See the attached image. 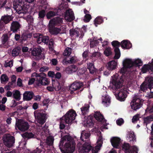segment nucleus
<instances>
[{
	"label": "nucleus",
	"instance_id": "nucleus-1",
	"mask_svg": "<svg viewBox=\"0 0 153 153\" xmlns=\"http://www.w3.org/2000/svg\"><path fill=\"white\" fill-rule=\"evenodd\" d=\"M125 64V61L123 63V65ZM123 66V67L121 68L120 70V73L121 74V77H118L116 75L112 76L110 83L112 85V88L114 90L117 91L120 88L122 87L123 83L124 81L123 77L126 74V69L127 68Z\"/></svg>",
	"mask_w": 153,
	"mask_h": 153
},
{
	"label": "nucleus",
	"instance_id": "nucleus-2",
	"mask_svg": "<svg viewBox=\"0 0 153 153\" xmlns=\"http://www.w3.org/2000/svg\"><path fill=\"white\" fill-rule=\"evenodd\" d=\"M49 69V68L47 66L41 67L39 70L40 73H37L36 72L33 73L31 76L32 77L35 76L37 85L38 86L40 85H46L49 84L48 79L46 78L47 75L43 73L47 71Z\"/></svg>",
	"mask_w": 153,
	"mask_h": 153
},
{
	"label": "nucleus",
	"instance_id": "nucleus-3",
	"mask_svg": "<svg viewBox=\"0 0 153 153\" xmlns=\"http://www.w3.org/2000/svg\"><path fill=\"white\" fill-rule=\"evenodd\" d=\"M95 119L99 122L102 123L104 122L105 119L103 115L100 111H96L94 112V114H91L87 117L86 121L87 126L91 128L93 127Z\"/></svg>",
	"mask_w": 153,
	"mask_h": 153
},
{
	"label": "nucleus",
	"instance_id": "nucleus-4",
	"mask_svg": "<svg viewBox=\"0 0 153 153\" xmlns=\"http://www.w3.org/2000/svg\"><path fill=\"white\" fill-rule=\"evenodd\" d=\"M26 3V2H24L22 0H18L13 2V8L19 14H25L27 12L29 6Z\"/></svg>",
	"mask_w": 153,
	"mask_h": 153
},
{
	"label": "nucleus",
	"instance_id": "nucleus-5",
	"mask_svg": "<svg viewBox=\"0 0 153 153\" xmlns=\"http://www.w3.org/2000/svg\"><path fill=\"white\" fill-rule=\"evenodd\" d=\"M86 31V28L85 26L82 27L81 28H75L70 30V34L72 37L75 38L79 37L80 38H83L84 34Z\"/></svg>",
	"mask_w": 153,
	"mask_h": 153
},
{
	"label": "nucleus",
	"instance_id": "nucleus-6",
	"mask_svg": "<svg viewBox=\"0 0 153 153\" xmlns=\"http://www.w3.org/2000/svg\"><path fill=\"white\" fill-rule=\"evenodd\" d=\"M64 141L61 139L59 144V147L62 153H73L75 149V146L69 143H65L63 147Z\"/></svg>",
	"mask_w": 153,
	"mask_h": 153
},
{
	"label": "nucleus",
	"instance_id": "nucleus-7",
	"mask_svg": "<svg viewBox=\"0 0 153 153\" xmlns=\"http://www.w3.org/2000/svg\"><path fill=\"white\" fill-rule=\"evenodd\" d=\"M34 114L35 118L39 124L42 125L45 122L47 118V115L44 110L36 111Z\"/></svg>",
	"mask_w": 153,
	"mask_h": 153
},
{
	"label": "nucleus",
	"instance_id": "nucleus-8",
	"mask_svg": "<svg viewBox=\"0 0 153 153\" xmlns=\"http://www.w3.org/2000/svg\"><path fill=\"white\" fill-rule=\"evenodd\" d=\"M76 116V111L72 109L69 110L62 117V119H65V123L67 124H69L75 119Z\"/></svg>",
	"mask_w": 153,
	"mask_h": 153
},
{
	"label": "nucleus",
	"instance_id": "nucleus-9",
	"mask_svg": "<svg viewBox=\"0 0 153 153\" xmlns=\"http://www.w3.org/2000/svg\"><path fill=\"white\" fill-rule=\"evenodd\" d=\"M65 11V9H64V7L63 6H60L59 7H57L52 10L49 11L46 14L47 18L48 19H50L57 15L62 14Z\"/></svg>",
	"mask_w": 153,
	"mask_h": 153
},
{
	"label": "nucleus",
	"instance_id": "nucleus-10",
	"mask_svg": "<svg viewBox=\"0 0 153 153\" xmlns=\"http://www.w3.org/2000/svg\"><path fill=\"white\" fill-rule=\"evenodd\" d=\"M142 65V62L139 59H136L134 61L131 59H126L125 60V64L124 66L126 68H131L134 66L139 67Z\"/></svg>",
	"mask_w": 153,
	"mask_h": 153
},
{
	"label": "nucleus",
	"instance_id": "nucleus-11",
	"mask_svg": "<svg viewBox=\"0 0 153 153\" xmlns=\"http://www.w3.org/2000/svg\"><path fill=\"white\" fill-rule=\"evenodd\" d=\"M127 92L126 88L123 87L115 93V95L117 100L120 101H123L127 97Z\"/></svg>",
	"mask_w": 153,
	"mask_h": 153
},
{
	"label": "nucleus",
	"instance_id": "nucleus-12",
	"mask_svg": "<svg viewBox=\"0 0 153 153\" xmlns=\"http://www.w3.org/2000/svg\"><path fill=\"white\" fill-rule=\"evenodd\" d=\"M16 126L19 130L22 131L27 130L29 128L28 123L24 122L21 120H19L16 122Z\"/></svg>",
	"mask_w": 153,
	"mask_h": 153
},
{
	"label": "nucleus",
	"instance_id": "nucleus-13",
	"mask_svg": "<svg viewBox=\"0 0 153 153\" xmlns=\"http://www.w3.org/2000/svg\"><path fill=\"white\" fill-rule=\"evenodd\" d=\"M42 52L40 47L34 48L32 51L31 54L35 56L34 59L38 61L42 58Z\"/></svg>",
	"mask_w": 153,
	"mask_h": 153
},
{
	"label": "nucleus",
	"instance_id": "nucleus-14",
	"mask_svg": "<svg viewBox=\"0 0 153 153\" xmlns=\"http://www.w3.org/2000/svg\"><path fill=\"white\" fill-rule=\"evenodd\" d=\"M83 86V83L82 82L76 81L72 84L69 87V90L71 91L70 93L72 94L74 91L79 89Z\"/></svg>",
	"mask_w": 153,
	"mask_h": 153
},
{
	"label": "nucleus",
	"instance_id": "nucleus-15",
	"mask_svg": "<svg viewBox=\"0 0 153 153\" xmlns=\"http://www.w3.org/2000/svg\"><path fill=\"white\" fill-rule=\"evenodd\" d=\"M15 139L13 136H7L3 138L4 144L8 147L12 146L15 143Z\"/></svg>",
	"mask_w": 153,
	"mask_h": 153
},
{
	"label": "nucleus",
	"instance_id": "nucleus-16",
	"mask_svg": "<svg viewBox=\"0 0 153 153\" xmlns=\"http://www.w3.org/2000/svg\"><path fill=\"white\" fill-rule=\"evenodd\" d=\"M21 25L19 22L17 21H13L11 25L10 30L13 33H16L20 31Z\"/></svg>",
	"mask_w": 153,
	"mask_h": 153
},
{
	"label": "nucleus",
	"instance_id": "nucleus-17",
	"mask_svg": "<svg viewBox=\"0 0 153 153\" xmlns=\"http://www.w3.org/2000/svg\"><path fill=\"white\" fill-rule=\"evenodd\" d=\"M62 19L59 17H55L50 21V25L54 26H60L62 23Z\"/></svg>",
	"mask_w": 153,
	"mask_h": 153
},
{
	"label": "nucleus",
	"instance_id": "nucleus-18",
	"mask_svg": "<svg viewBox=\"0 0 153 153\" xmlns=\"http://www.w3.org/2000/svg\"><path fill=\"white\" fill-rule=\"evenodd\" d=\"M65 9V11L63 13H65V19H68L69 21H71L74 19V14L73 11L71 9L66 10L65 8L64 7Z\"/></svg>",
	"mask_w": 153,
	"mask_h": 153
},
{
	"label": "nucleus",
	"instance_id": "nucleus-19",
	"mask_svg": "<svg viewBox=\"0 0 153 153\" xmlns=\"http://www.w3.org/2000/svg\"><path fill=\"white\" fill-rule=\"evenodd\" d=\"M90 106L89 104L85 103L80 108L81 113V115L86 117L89 112Z\"/></svg>",
	"mask_w": 153,
	"mask_h": 153
},
{
	"label": "nucleus",
	"instance_id": "nucleus-20",
	"mask_svg": "<svg viewBox=\"0 0 153 153\" xmlns=\"http://www.w3.org/2000/svg\"><path fill=\"white\" fill-rule=\"evenodd\" d=\"M34 96L33 92L32 91H25L23 94V99L24 100L30 101Z\"/></svg>",
	"mask_w": 153,
	"mask_h": 153
},
{
	"label": "nucleus",
	"instance_id": "nucleus-21",
	"mask_svg": "<svg viewBox=\"0 0 153 153\" xmlns=\"http://www.w3.org/2000/svg\"><path fill=\"white\" fill-rule=\"evenodd\" d=\"M107 69L112 71L115 69L117 67V62L114 60L109 61L106 65Z\"/></svg>",
	"mask_w": 153,
	"mask_h": 153
},
{
	"label": "nucleus",
	"instance_id": "nucleus-22",
	"mask_svg": "<svg viewBox=\"0 0 153 153\" xmlns=\"http://www.w3.org/2000/svg\"><path fill=\"white\" fill-rule=\"evenodd\" d=\"M92 147L87 142H85L83 145L80 151L81 153H88L91 149Z\"/></svg>",
	"mask_w": 153,
	"mask_h": 153
},
{
	"label": "nucleus",
	"instance_id": "nucleus-23",
	"mask_svg": "<svg viewBox=\"0 0 153 153\" xmlns=\"http://www.w3.org/2000/svg\"><path fill=\"white\" fill-rule=\"evenodd\" d=\"M49 32L52 35H56L59 33L61 31L59 28L55 27V26L49 25Z\"/></svg>",
	"mask_w": 153,
	"mask_h": 153
},
{
	"label": "nucleus",
	"instance_id": "nucleus-24",
	"mask_svg": "<svg viewBox=\"0 0 153 153\" xmlns=\"http://www.w3.org/2000/svg\"><path fill=\"white\" fill-rule=\"evenodd\" d=\"M121 46L123 49H128L131 47L132 44L129 41L123 40L121 42Z\"/></svg>",
	"mask_w": 153,
	"mask_h": 153
},
{
	"label": "nucleus",
	"instance_id": "nucleus-25",
	"mask_svg": "<svg viewBox=\"0 0 153 153\" xmlns=\"http://www.w3.org/2000/svg\"><path fill=\"white\" fill-rule=\"evenodd\" d=\"M120 138L114 137L111 140V142L112 146L114 148H118L120 144Z\"/></svg>",
	"mask_w": 153,
	"mask_h": 153
},
{
	"label": "nucleus",
	"instance_id": "nucleus-26",
	"mask_svg": "<svg viewBox=\"0 0 153 153\" xmlns=\"http://www.w3.org/2000/svg\"><path fill=\"white\" fill-rule=\"evenodd\" d=\"M145 82L148 86V88L150 89L151 92H152V89L153 88V77H147L145 79Z\"/></svg>",
	"mask_w": 153,
	"mask_h": 153
},
{
	"label": "nucleus",
	"instance_id": "nucleus-27",
	"mask_svg": "<svg viewBox=\"0 0 153 153\" xmlns=\"http://www.w3.org/2000/svg\"><path fill=\"white\" fill-rule=\"evenodd\" d=\"M87 68L91 74H94L96 71V69L94 67V62L92 61L87 63Z\"/></svg>",
	"mask_w": 153,
	"mask_h": 153
},
{
	"label": "nucleus",
	"instance_id": "nucleus-28",
	"mask_svg": "<svg viewBox=\"0 0 153 153\" xmlns=\"http://www.w3.org/2000/svg\"><path fill=\"white\" fill-rule=\"evenodd\" d=\"M12 19L10 16L7 15L2 16L0 19V21L3 22L4 24H6L8 23Z\"/></svg>",
	"mask_w": 153,
	"mask_h": 153
},
{
	"label": "nucleus",
	"instance_id": "nucleus-29",
	"mask_svg": "<svg viewBox=\"0 0 153 153\" xmlns=\"http://www.w3.org/2000/svg\"><path fill=\"white\" fill-rule=\"evenodd\" d=\"M61 139L64 141H67L68 142L66 143H70L71 145H74L75 146V143L74 142L72 141L71 137L68 135L64 136Z\"/></svg>",
	"mask_w": 153,
	"mask_h": 153
},
{
	"label": "nucleus",
	"instance_id": "nucleus-30",
	"mask_svg": "<svg viewBox=\"0 0 153 153\" xmlns=\"http://www.w3.org/2000/svg\"><path fill=\"white\" fill-rule=\"evenodd\" d=\"M78 68L76 66L74 65H72L68 68H67L66 70L68 73L71 74L76 72Z\"/></svg>",
	"mask_w": 153,
	"mask_h": 153
},
{
	"label": "nucleus",
	"instance_id": "nucleus-31",
	"mask_svg": "<svg viewBox=\"0 0 153 153\" xmlns=\"http://www.w3.org/2000/svg\"><path fill=\"white\" fill-rule=\"evenodd\" d=\"M150 65L149 64H145L143 65L141 68V72L143 73H145L147 72L150 73Z\"/></svg>",
	"mask_w": 153,
	"mask_h": 153
},
{
	"label": "nucleus",
	"instance_id": "nucleus-32",
	"mask_svg": "<svg viewBox=\"0 0 153 153\" xmlns=\"http://www.w3.org/2000/svg\"><path fill=\"white\" fill-rule=\"evenodd\" d=\"M35 135L32 132H26L22 135V137L25 139H29L31 138H34Z\"/></svg>",
	"mask_w": 153,
	"mask_h": 153
},
{
	"label": "nucleus",
	"instance_id": "nucleus-33",
	"mask_svg": "<svg viewBox=\"0 0 153 153\" xmlns=\"http://www.w3.org/2000/svg\"><path fill=\"white\" fill-rule=\"evenodd\" d=\"M46 15L45 11L44 10H42L38 12V18L40 21H42Z\"/></svg>",
	"mask_w": 153,
	"mask_h": 153
},
{
	"label": "nucleus",
	"instance_id": "nucleus-34",
	"mask_svg": "<svg viewBox=\"0 0 153 153\" xmlns=\"http://www.w3.org/2000/svg\"><path fill=\"white\" fill-rule=\"evenodd\" d=\"M102 103L105 105L106 106L108 105V103L109 104L110 103V99L108 96H102Z\"/></svg>",
	"mask_w": 153,
	"mask_h": 153
},
{
	"label": "nucleus",
	"instance_id": "nucleus-35",
	"mask_svg": "<svg viewBox=\"0 0 153 153\" xmlns=\"http://www.w3.org/2000/svg\"><path fill=\"white\" fill-rule=\"evenodd\" d=\"M44 143H41L39 147L37 148L36 149L34 150L32 152L30 153H40L42 151L41 148L44 149Z\"/></svg>",
	"mask_w": 153,
	"mask_h": 153
},
{
	"label": "nucleus",
	"instance_id": "nucleus-36",
	"mask_svg": "<svg viewBox=\"0 0 153 153\" xmlns=\"http://www.w3.org/2000/svg\"><path fill=\"white\" fill-rule=\"evenodd\" d=\"M103 22V20L101 17H97L94 20V24L96 27H97L98 25L100 24Z\"/></svg>",
	"mask_w": 153,
	"mask_h": 153
},
{
	"label": "nucleus",
	"instance_id": "nucleus-37",
	"mask_svg": "<svg viewBox=\"0 0 153 153\" xmlns=\"http://www.w3.org/2000/svg\"><path fill=\"white\" fill-rule=\"evenodd\" d=\"M131 108L134 110L139 108L141 106V104L140 103H135L134 102H131Z\"/></svg>",
	"mask_w": 153,
	"mask_h": 153
},
{
	"label": "nucleus",
	"instance_id": "nucleus-38",
	"mask_svg": "<svg viewBox=\"0 0 153 153\" xmlns=\"http://www.w3.org/2000/svg\"><path fill=\"white\" fill-rule=\"evenodd\" d=\"M52 85L56 91H58L61 89V86L60 84V83L58 81L55 82V83H53Z\"/></svg>",
	"mask_w": 153,
	"mask_h": 153
},
{
	"label": "nucleus",
	"instance_id": "nucleus-39",
	"mask_svg": "<svg viewBox=\"0 0 153 153\" xmlns=\"http://www.w3.org/2000/svg\"><path fill=\"white\" fill-rule=\"evenodd\" d=\"M10 37V36H9L7 34H3L2 36V38H3L2 39V44H4L7 43L8 42Z\"/></svg>",
	"mask_w": 153,
	"mask_h": 153
},
{
	"label": "nucleus",
	"instance_id": "nucleus-40",
	"mask_svg": "<svg viewBox=\"0 0 153 153\" xmlns=\"http://www.w3.org/2000/svg\"><path fill=\"white\" fill-rule=\"evenodd\" d=\"M147 88H148V86L145 82H144L140 86V89L139 91H142L143 92H146Z\"/></svg>",
	"mask_w": 153,
	"mask_h": 153
},
{
	"label": "nucleus",
	"instance_id": "nucleus-41",
	"mask_svg": "<svg viewBox=\"0 0 153 153\" xmlns=\"http://www.w3.org/2000/svg\"><path fill=\"white\" fill-rule=\"evenodd\" d=\"M114 51L115 54L114 58L116 59H118L119 58L120 56V50L119 48H114Z\"/></svg>",
	"mask_w": 153,
	"mask_h": 153
},
{
	"label": "nucleus",
	"instance_id": "nucleus-42",
	"mask_svg": "<svg viewBox=\"0 0 153 153\" xmlns=\"http://www.w3.org/2000/svg\"><path fill=\"white\" fill-rule=\"evenodd\" d=\"M20 51V48L19 47H17L14 48L12 51V54L13 56H18Z\"/></svg>",
	"mask_w": 153,
	"mask_h": 153
},
{
	"label": "nucleus",
	"instance_id": "nucleus-43",
	"mask_svg": "<svg viewBox=\"0 0 153 153\" xmlns=\"http://www.w3.org/2000/svg\"><path fill=\"white\" fill-rule=\"evenodd\" d=\"M153 120V117L152 116L150 115L147 116L144 119V123L146 125L150 123Z\"/></svg>",
	"mask_w": 153,
	"mask_h": 153
},
{
	"label": "nucleus",
	"instance_id": "nucleus-44",
	"mask_svg": "<svg viewBox=\"0 0 153 153\" xmlns=\"http://www.w3.org/2000/svg\"><path fill=\"white\" fill-rule=\"evenodd\" d=\"M99 43V41L97 40L93 39H91L90 41V46L91 48H94L97 46Z\"/></svg>",
	"mask_w": 153,
	"mask_h": 153
},
{
	"label": "nucleus",
	"instance_id": "nucleus-45",
	"mask_svg": "<svg viewBox=\"0 0 153 153\" xmlns=\"http://www.w3.org/2000/svg\"><path fill=\"white\" fill-rule=\"evenodd\" d=\"M53 138L52 137H49L47 138L46 143L48 146H52L53 144Z\"/></svg>",
	"mask_w": 153,
	"mask_h": 153
},
{
	"label": "nucleus",
	"instance_id": "nucleus-46",
	"mask_svg": "<svg viewBox=\"0 0 153 153\" xmlns=\"http://www.w3.org/2000/svg\"><path fill=\"white\" fill-rule=\"evenodd\" d=\"M128 139L131 143H133L134 141H136V138L135 137V135L133 132L129 134Z\"/></svg>",
	"mask_w": 153,
	"mask_h": 153
},
{
	"label": "nucleus",
	"instance_id": "nucleus-47",
	"mask_svg": "<svg viewBox=\"0 0 153 153\" xmlns=\"http://www.w3.org/2000/svg\"><path fill=\"white\" fill-rule=\"evenodd\" d=\"M13 97L17 100H19L20 99V92L18 90H16L13 94Z\"/></svg>",
	"mask_w": 153,
	"mask_h": 153
},
{
	"label": "nucleus",
	"instance_id": "nucleus-48",
	"mask_svg": "<svg viewBox=\"0 0 153 153\" xmlns=\"http://www.w3.org/2000/svg\"><path fill=\"white\" fill-rule=\"evenodd\" d=\"M90 135V134L88 132H86L85 131H83L81 133L80 139L81 140L84 141V139H83V137L85 136V138L87 139L89 137Z\"/></svg>",
	"mask_w": 153,
	"mask_h": 153
},
{
	"label": "nucleus",
	"instance_id": "nucleus-49",
	"mask_svg": "<svg viewBox=\"0 0 153 153\" xmlns=\"http://www.w3.org/2000/svg\"><path fill=\"white\" fill-rule=\"evenodd\" d=\"M37 38L36 41L38 44H40L43 42V36L41 33H38L37 36Z\"/></svg>",
	"mask_w": 153,
	"mask_h": 153
},
{
	"label": "nucleus",
	"instance_id": "nucleus-50",
	"mask_svg": "<svg viewBox=\"0 0 153 153\" xmlns=\"http://www.w3.org/2000/svg\"><path fill=\"white\" fill-rule=\"evenodd\" d=\"M104 53V54L107 56L111 55L112 53L111 51V48L110 47L106 48Z\"/></svg>",
	"mask_w": 153,
	"mask_h": 153
},
{
	"label": "nucleus",
	"instance_id": "nucleus-51",
	"mask_svg": "<svg viewBox=\"0 0 153 153\" xmlns=\"http://www.w3.org/2000/svg\"><path fill=\"white\" fill-rule=\"evenodd\" d=\"M72 50L71 48H68L64 51L63 55L65 56H69L71 53Z\"/></svg>",
	"mask_w": 153,
	"mask_h": 153
},
{
	"label": "nucleus",
	"instance_id": "nucleus-52",
	"mask_svg": "<svg viewBox=\"0 0 153 153\" xmlns=\"http://www.w3.org/2000/svg\"><path fill=\"white\" fill-rule=\"evenodd\" d=\"M0 79L1 83H2L3 82L8 81L9 78L5 74H3L1 76Z\"/></svg>",
	"mask_w": 153,
	"mask_h": 153
},
{
	"label": "nucleus",
	"instance_id": "nucleus-53",
	"mask_svg": "<svg viewBox=\"0 0 153 153\" xmlns=\"http://www.w3.org/2000/svg\"><path fill=\"white\" fill-rule=\"evenodd\" d=\"M111 45L112 46L115 48H118L121 45V43H120L119 42L117 41H113L111 42Z\"/></svg>",
	"mask_w": 153,
	"mask_h": 153
},
{
	"label": "nucleus",
	"instance_id": "nucleus-54",
	"mask_svg": "<svg viewBox=\"0 0 153 153\" xmlns=\"http://www.w3.org/2000/svg\"><path fill=\"white\" fill-rule=\"evenodd\" d=\"M122 149L126 152L127 151H128L131 149L130 148L129 144L128 143H125L122 146Z\"/></svg>",
	"mask_w": 153,
	"mask_h": 153
},
{
	"label": "nucleus",
	"instance_id": "nucleus-55",
	"mask_svg": "<svg viewBox=\"0 0 153 153\" xmlns=\"http://www.w3.org/2000/svg\"><path fill=\"white\" fill-rule=\"evenodd\" d=\"M91 18V16L90 14H86L84 17V21L85 22H88L90 21Z\"/></svg>",
	"mask_w": 153,
	"mask_h": 153
},
{
	"label": "nucleus",
	"instance_id": "nucleus-56",
	"mask_svg": "<svg viewBox=\"0 0 153 153\" xmlns=\"http://www.w3.org/2000/svg\"><path fill=\"white\" fill-rule=\"evenodd\" d=\"M101 53L98 52H94L93 53L91 57L92 58L95 57L96 58H98L101 56Z\"/></svg>",
	"mask_w": 153,
	"mask_h": 153
},
{
	"label": "nucleus",
	"instance_id": "nucleus-57",
	"mask_svg": "<svg viewBox=\"0 0 153 153\" xmlns=\"http://www.w3.org/2000/svg\"><path fill=\"white\" fill-rule=\"evenodd\" d=\"M64 121L65 122V119H62L61 118L59 125V128L60 129H63L65 128V125L64 124Z\"/></svg>",
	"mask_w": 153,
	"mask_h": 153
},
{
	"label": "nucleus",
	"instance_id": "nucleus-58",
	"mask_svg": "<svg viewBox=\"0 0 153 153\" xmlns=\"http://www.w3.org/2000/svg\"><path fill=\"white\" fill-rule=\"evenodd\" d=\"M85 70L84 69L82 68H79L78 70L77 73L79 76H80L85 74Z\"/></svg>",
	"mask_w": 153,
	"mask_h": 153
},
{
	"label": "nucleus",
	"instance_id": "nucleus-59",
	"mask_svg": "<svg viewBox=\"0 0 153 153\" xmlns=\"http://www.w3.org/2000/svg\"><path fill=\"white\" fill-rule=\"evenodd\" d=\"M125 153H137V148L136 147H134L132 149L125 152Z\"/></svg>",
	"mask_w": 153,
	"mask_h": 153
},
{
	"label": "nucleus",
	"instance_id": "nucleus-60",
	"mask_svg": "<svg viewBox=\"0 0 153 153\" xmlns=\"http://www.w3.org/2000/svg\"><path fill=\"white\" fill-rule=\"evenodd\" d=\"M131 102H134L135 103H140L141 104L142 101L139 98L134 97Z\"/></svg>",
	"mask_w": 153,
	"mask_h": 153
},
{
	"label": "nucleus",
	"instance_id": "nucleus-61",
	"mask_svg": "<svg viewBox=\"0 0 153 153\" xmlns=\"http://www.w3.org/2000/svg\"><path fill=\"white\" fill-rule=\"evenodd\" d=\"M102 137L101 136H100L98 139L97 143L99 145V146H101L102 143Z\"/></svg>",
	"mask_w": 153,
	"mask_h": 153
},
{
	"label": "nucleus",
	"instance_id": "nucleus-62",
	"mask_svg": "<svg viewBox=\"0 0 153 153\" xmlns=\"http://www.w3.org/2000/svg\"><path fill=\"white\" fill-rule=\"evenodd\" d=\"M49 48H50L51 49H53V47L54 44V41L53 39H50L49 40Z\"/></svg>",
	"mask_w": 153,
	"mask_h": 153
},
{
	"label": "nucleus",
	"instance_id": "nucleus-63",
	"mask_svg": "<svg viewBox=\"0 0 153 153\" xmlns=\"http://www.w3.org/2000/svg\"><path fill=\"white\" fill-rule=\"evenodd\" d=\"M139 115L137 114L133 117L132 119V122L133 123H135L139 120Z\"/></svg>",
	"mask_w": 153,
	"mask_h": 153
},
{
	"label": "nucleus",
	"instance_id": "nucleus-64",
	"mask_svg": "<svg viewBox=\"0 0 153 153\" xmlns=\"http://www.w3.org/2000/svg\"><path fill=\"white\" fill-rule=\"evenodd\" d=\"M42 41L43 42H43L45 44H48L49 42L48 37V36H43Z\"/></svg>",
	"mask_w": 153,
	"mask_h": 153
}]
</instances>
